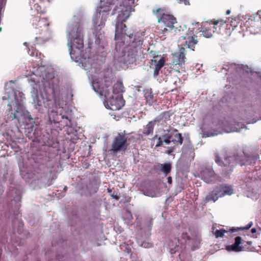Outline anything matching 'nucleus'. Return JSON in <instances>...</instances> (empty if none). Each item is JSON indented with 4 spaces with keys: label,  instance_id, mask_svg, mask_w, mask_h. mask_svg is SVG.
I'll return each instance as SVG.
<instances>
[{
    "label": "nucleus",
    "instance_id": "obj_26",
    "mask_svg": "<svg viewBox=\"0 0 261 261\" xmlns=\"http://www.w3.org/2000/svg\"><path fill=\"white\" fill-rule=\"evenodd\" d=\"M133 219V218L131 213L128 211H126L124 216V221H125V223L127 225L130 224Z\"/></svg>",
    "mask_w": 261,
    "mask_h": 261
},
{
    "label": "nucleus",
    "instance_id": "obj_34",
    "mask_svg": "<svg viewBox=\"0 0 261 261\" xmlns=\"http://www.w3.org/2000/svg\"><path fill=\"white\" fill-rule=\"evenodd\" d=\"M163 143H164V139H163V135L159 137L158 139V142L156 143V146L159 147L162 145Z\"/></svg>",
    "mask_w": 261,
    "mask_h": 261
},
{
    "label": "nucleus",
    "instance_id": "obj_40",
    "mask_svg": "<svg viewBox=\"0 0 261 261\" xmlns=\"http://www.w3.org/2000/svg\"><path fill=\"white\" fill-rule=\"evenodd\" d=\"M202 67V65H200L199 64H197L196 65V67L195 68L197 69V70H200V67Z\"/></svg>",
    "mask_w": 261,
    "mask_h": 261
},
{
    "label": "nucleus",
    "instance_id": "obj_49",
    "mask_svg": "<svg viewBox=\"0 0 261 261\" xmlns=\"http://www.w3.org/2000/svg\"><path fill=\"white\" fill-rule=\"evenodd\" d=\"M247 243H248V244H249V245H251V242H247Z\"/></svg>",
    "mask_w": 261,
    "mask_h": 261
},
{
    "label": "nucleus",
    "instance_id": "obj_5",
    "mask_svg": "<svg viewBox=\"0 0 261 261\" xmlns=\"http://www.w3.org/2000/svg\"><path fill=\"white\" fill-rule=\"evenodd\" d=\"M259 159V155L250 147L244 146L242 153L234 154L233 155H227L224 153L215 154V162L221 167L223 170L228 172L232 170L236 164L241 166L244 165H253Z\"/></svg>",
    "mask_w": 261,
    "mask_h": 261
},
{
    "label": "nucleus",
    "instance_id": "obj_44",
    "mask_svg": "<svg viewBox=\"0 0 261 261\" xmlns=\"http://www.w3.org/2000/svg\"><path fill=\"white\" fill-rule=\"evenodd\" d=\"M108 192L109 193H112V189H108Z\"/></svg>",
    "mask_w": 261,
    "mask_h": 261
},
{
    "label": "nucleus",
    "instance_id": "obj_2",
    "mask_svg": "<svg viewBox=\"0 0 261 261\" xmlns=\"http://www.w3.org/2000/svg\"><path fill=\"white\" fill-rule=\"evenodd\" d=\"M82 28L80 22H72L68 23L67 29V37L70 55L72 61H80L83 68L87 71L88 76L91 81V86L94 91L100 96H103V104L105 107L112 111H117L124 106V100L121 95L109 96L110 90L108 86L101 87L99 77L102 74L99 72L100 68L96 62L97 57H91L89 50L82 53L84 47Z\"/></svg>",
    "mask_w": 261,
    "mask_h": 261
},
{
    "label": "nucleus",
    "instance_id": "obj_18",
    "mask_svg": "<svg viewBox=\"0 0 261 261\" xmlns=\"http://www.w3.org/2000/svg\"><path fill=\"white\" fill-rule=\"evenodd\" d=\"M7 194L10 199L13 198V199L11 200L12 204H16L17 206H18L21 199L20 191L16 189H10Z\"/></svg>",
    "mask_w": 261,
    "mask_h": 261
},
{
    "label": "nucleus",
    "instance_id": "obj_22",
    "mask_svg": "<svg viewBox=\"0 0 261 261\" xmlns=\"http://www.w3.org/2000/svg\"><path fill=\"white\" fill-rule=\"evenodd\" d=\"M124 91L122 82L118 81L113 87V93L114 94H121Z\"/></svg>",
    "mask_w": 261,
    "mask_h": 261
},
{
    "label": "nucleus",
    "instance_id": "obj_45",
    "mask_svg": "<svg viewBox=\"0 0 261 261\" xmlns=\"http://www.w3.org/2000/svg\"><path fill=\"white\" fill-rule=\"evenodd\" d=\"M230 10H227L226 13V14L228 15V14H229L230 13Z\"/></svg>",
    "mask_w": 261,
    "mask_h": 261
},
{
    "label": "nucleus",
    "instance_id": "obj_37",
    "mask_svg": "<svg viewBox=\"0 0 261 261\" xmlns=\"http://www.w3.org/2000/svg\"><path fill=\"white\" fill-rule=\"evenodd\" d=\"M175 150V146L169 147L167 150V153L168 154H171L172 152H173Z\"/></svg>",
    "mask_w": 261,
    "mask_h": 261
},
{
    "label": "nucleus",
    "instance_id": "obj_19",
    "mask_svg": "<svg viewBox=\"0 0 261 261\" xmlns=\"http://www.w3.org/2000/svg\"><path fill=\"white\" fill-rule=\"evenodd\" d=\"M234 240V243L231 245L226 246V249L228 251L240 252L243 251L244 247L241 245L242 243L241 237H237Z\"/></svg>",
    "mask_w": 261,
    "mask_h": 261
},
{
    "label": "nucleus",
    "instance_id": "obj_50",
    "mask_svg": "<svg viewBox=\"0 0 261 261\" xmlns=\"http://www.w3.org/2000/svg\"><path fill=\"white\" fill-rule=\"evenodd\" d=\"M195 24L198 25H199V23L198 22H196Z\"/></svg>",
    "mask_w": 261,
    "mask_h": 261
},
{
    "label": "nucleus",
    "instance_id": "obj_30",
    "mask_svg": "<svg viewBox=\"0 0 261 261\" xmlns=\"http://www.w3.org/2000/svg\"><path fill=\"white\" fill-rule=\"evenodd\" d=\"M27 50L28 54L31 56H37V51L34 49L33 46H27Z\"/></svg>",
    "mask_w": 261,
    "mask_h": 261
},
{
    "label": "nucleus",
    "instance_id": "obj_38",
    "mask_svg": "<svg viewBox=\"0 0 261 261\" xmlns=\"http://www.w3.org/2000/svg\"><path fill=\"white\" fill-rule=\"evenodd\" d=\"M111 196L116 200H118L119 199V197L117 195V193H113L111 194Z\"/></svg>",
    "mask_w": 261,
    "mask_h": 261
},
{
    "label": "nucleus",
    "instance_id": "obj_7",
    "mask_svg": "<svg viewBox=\"0 0 261 261\" xmlns=\"http://www.w3.org/2000/svg\"><path fill=\"white\" fill-rule=\"evenodd\" d=\"M32 24L35 26V31L38 35L35 37L36 44H41L49 39L51 32L49 29V23L46 18L35 17L32 20Z\"/></svg>",
    "mask_w": 261,
    "mask_h": 261
},
{
    "label": "nucleus",
    "instance_id": "obj_4",
    "mask_svg": "<svg viewBox=\"0 0 261 261\" xmlns=\"http://www.w3.org/2000/svg\"><path fill=\"white\" fill-rule=\"evenodd\" d=\"M131 9L128 5L120 4L119 7L117 5L112 13V15L118 13L115 24L116 44L113 55L114 65L118 70L127 68L128 65L134 63L143 54L145 32H127L125 24H123L129 17Z\"/></svg>",
    "mask_w": 261,
    "mask_h": 261
},
{
    "label": "nucleus",
    "instance_id": "obj_1",
    "mask_svg": "<svg viewBox=\"0 0 261 261\" xmlns=\"http://www.w3.org/2000/svg\"><path fill=\"white\" fill-rule=\"evenodd\" d=\"M27 70L25 76L32 87L31 96L35 108L39 112L48 109L51 122L62 123L70 127L72 111L66 105V89L55 76L53 68L44 66L33 67Z\"/></svg>",
    "mask_w": 261,
    "mask_h": 261
},
{
    "label": "nucleus",
    "instance_id": "obj_33",
    "mask_svg": "<svg viewBox=\"0 0 261 261\" xmlns=\"http://www.w3.org/2000/svg\"><path fill=\"white\" fill-rule=\"evenodd\" d=\"M138 244L142 247H144V248H150L151 247L152 245L151 244H150V243L149 242H141V243L140 242H138Z\"/></svg>",
    "mask_w": 261,
    "mask_h": 261
},
{
    "label": "nucleus",
    "instance_id": "obj_25",
    "mask_svg": "<svg viewBox=\"0 0 261 261\" xmlns=\"http://www.w3.org/2000/svg\"><path fill=\"white\" fill-rule=\"evenodd\" d=\"M171 170V165L170 163H166L161 165V170L165 175L169 173Z\"/></svg>",
    "mask_w": 261,
    "mask_h": 261
},
{
    "label": "nucleus",
    "instance_id": "obj_32",
    "mask_svg": "<svg viewBox=\"0 0 261 261\" xmlns=\"http://www.w3.org/2000/svg\"><path fill=\"white\" fill-rule=\"evenodd\" d=\"M201 129L204 132V135H205L206 137L214 136L217 135L218 134V133H208V132L205 133V130H204L205 129V127L204 124L202 125V126H201Z\"/></svg>",
    "mask_w": 261,
    "mask_h": 261
},
{
    "label": "nucleus",
    "instance_id": "obj_16",
    "mask_svg": "<svg viewBox=\"0 0 261 261\" xmlns=\"http://www.w3.org/2000/svg\"><path fill=\"white\" fill-rule=\"evenodd\" d=\"M185 55V48L183 47H179L178 51L173 55V63L178 65L184 64L186 61Z\"/></svg>",
    "mask_w": 261,
    "mask_h": 261
},
{
    "label": "nucleus",
    "instance_id": "obj_48",
    "mask_svg": "<svg viewBox=\"0 0 261 261\" xmlns=\"http://www.w3.org/2000/svg\"><path fill=\"white\" fill-rule=\"evenodd\" d=\"M24 45H25V46H27V42H24Z\"/></svg>",
    "mask_w": 261,
    "mask_h": 261
},
{
    "label": "nucleus",
    "instance_id": "obj_41",
    "mask_svg": "<svg viewBox=\"0 0 261 261\" xmlns=\"http://www.w3.org/2000/svg\"><path fill=\"white\" fill-rule=\"evenodd\" d=\"M6 0H0V6H2L4 3H5Z\"/></svg>",
    "mask_w": 261,
    "mask_h": 261
},
{
    "label": "nucleus",
    "instance_id": "obj_20",
    "mask_svg": "<svg viewBox=\"0 0 261 261\" xmlns=\"http://www.w3.org/2000/svg\"><path fill=\"white\" fill-rule=\"evenodd\" d=\"M152 62H154L155 68L153 72L154 77H156L159 74V71L165 65V60L164 58H161L159 61L156 60H152Z\"/></svg>",
    "mask_w": 261,
    "mask_h": 261
},
{
    "label": "nucleus",
    "instance_id": "obj_17",
    "mask_svg": "<svg viewBox=\"0 0 261 261\" xmlns=\"http://www.w3.org/2000/svg\"><path fill=\"white\" fill-rule=\"evenodd\" d=\"M255 113L253 107H249L247 110H245L243 112H242V119L247 124L254 123L256 122V120L253 118Z\"/></svg>",
    "mask_w": 261,
    "mask_h": 261
},
{
    "label": "nucleus",
    "instance_id": "obj_13",
    "mask_svg": "<svg viewBox=\"0 0 261 261\" xmlns=\"http://www.w3.org/2000/svg\"><path fill=\"white\" fill-rule=\"evenodd\" d=\"M164 134L163 135V139L166 145H169L173 142L176 146H179L182 144L183 138L181 134L178 132L175 128L164 129Z\"/></svg>",
    "mask_w": 261,
    "mask_h": 261
},
{
    "label": "nucleus",
    "instance_id": "obj_31",
    "mask_svg": "<svg viewBox=\"0 0 261 261\" xmlns=\"http://www.w3.org/2000/svg\"><path fill=\"white\" fill-rule=\"evenodd\" d=\"M237 126H234V127H232L230 130V132H240L242 128H244L245 125L244 124H241L240 125L239 123L237 124Z\"/></svg>",
    "mask_w": 261,
    "mask_h": 261
},
{
    "label": "nucleus",
    "instance_id": "obj_10",
    "mask_svg": "<svg viewBox=\"0 0 261 261\" xmlns=\"http://www.w3.org/2000/svg\"><path fill=\"white\" fill-rule=\"evenodd\" d=\"M233 193V190L231 186L225 185H220L215 188V189L208 193L205 197L206 202L212 201L215 202L219 197H223L225 195H231Z\"/></svg>",
    "mask_w": 261,
    "mask_h": 261
},
{
    "label": "nucleus",
    "instance_id": "obj_3",
    "mask_svg": "<svg viewBox=\"0 0 261 261\" xmlns=\"http://www.w3.org/2000/svg\"><path fill=\"white\" fill-rule=\"evenodd\" d=\"M14 82L10 81L5 86V93L3 100H9L5 112L4 119L7 123L14 120L16 123L13 129L8 130L4 136L8 141H12L16 137L15 132L19 131V127L25 130V133L29 139L41 145H46L49 140V135L43 133L26 110L25 97L23 93L15 89Z\"/></svg>",
    "mask_w": 261,
    "mask_h": 261
},
{
    "label": "nucleus",
    "instance_id": "obj_6",
    "mask_svg": "<svg viewBox=\"0 0 261 261\" xmlns=\"http://www.w3.org/2000/svg\"><path fill=\"white\" fill-rule=\"evenodd\" d=\"M118 0H100V6L94 14L93 19V27L95 33V44L99 46V49L105 48L103 43L104 36L101 33V30L105 25V21L108 17L106 13L109 12L112 6Z\"/></svg>",
    "mask_w": 261,
    "mask_h": 261
},
{
    "label": "nucleus",
    "instance_id": "obj_8",
    "mask_svg": "<svg viewBox=\"0 0 261 261\" xmlns=\"http://www.w3.org/2000/svg\"><path fill=\"white\" fill-rule=\"evenodd\" d=\"M154 13L158 19L159 29L163 35H166L174 29L176 20L173 16L162 13L161 9H157Z\"/></svg>",
    "mask_w": 261,
    "mask_h": 261
},
{
    "label": "nucleus",
    "instance_id": "obj_42",
    "mask_svg": "<svg viewBox=\"0 0 261 261\" xmlns=\"http://www.w3.org/2000/svg\"><path fill=\"white\" fill-rule=\"evenodd\" d=\"M251 231L252 233H255L256 232V229L255 228H253L251 229Z\"/></svg>",
    "mask_w": 261,
    "mask_h": 261
},
{
    "label": "nucleus",
    "instance_id": "obj_11",
    "mask_svg": "<svg viewBox=\"0 0 261 261\" xmlns=\"http://www.w3.org/2000/svg\"><path fill=\"white\" fill-rule=\"evenodd\" d=\"M198 176L207 184H214L218 180L219 177L214 171L212 163H207L200 168Z\"/></svg>",
    "mask_w": 261,
    "mask_h": 261
},
{
    "label": "nucleus",
    "instance_id": "obj_35",
    "mask_svg": "<svg viewBox=\"0 0 261 261\" xmlns=\"http://www.w3.org/2000/svg\"><path fill=\"white\" fill-rule=\"evenodd\" d=\"M252 222H250V223H249L245 227L239 228V229H241V230L246 229V230H247V229H249L252 226Z\"/></svg>",
    "mask_w": 261,
    "mask_h": 261
},
{
    "label": "nucleus",
    "instance_id": "obj_24",
    "mask_svg": "<svg viewBox=\"0 0 261 261\" xmlns=\"http://www.w3.org/2000/svg\"><path fill=\"white\" fill-rule=\"evenodd\" d=\"M144 97L147 101V102L149 105H152L153 102V95L151 90L147 89L144 91Z\"/></svg>",
    "mask_w": 261,
    "mask_h": 261
},
{
    "label": "nucleus",
    "instance_id": "obj_23",
    "mask_svg": "<svg viewBox=\"0 0 261 261\" xmlns=\"http://www.w3.org/2000/svg\"><path fill=\"white\" fill-rule=\"evenodd\" d=\"M197 41L193 37H189L188 39L185 41V46L190 48L192 50H194L195 46L197 44Z\"/></svg>",
    "mask_w": 261,
    "mask_h": 261
},
{
    "label": "nucleus",
    "instance_id": "obj_27",
    "mask_svg": "<svg viewBox=\"0 0 261 261\" xmlns=\"http://www.w3.org/2000/svg\"><path fill=\"white\" fill-rule=\"evenodd\" d=\"M144 194L151 197H158L159 195V192L154 189L147 190L144 192Z\"/></svg>",
    "mask_w": 261,
    "mask_h": 261
},
{
    "label": "nucleus",
    "instance_id": "obj_9",
    "mask_svg": "<svg viewBox=\"0 0 261 261\" xmlns=\"http://www.w3.org/2000/svg\"><path fill=\"white\" fill-rule=\"evenodd\" d=\"M193 242V240L187 235V232L183 231L180 237L178 236L177 238H174L173 240H171L169 242V247L170 253L172 254L178 251L180 248H184L186 244L191 246L193 250L196 249L198 247L199 242L196 241L194 244Z\"/></svg>",
    "mask_w": 261,
    "mask_h": 261
},
{
    "label": "nucleus",
    "instance_id": "obj_43",
    "mask_svg": "<svg viewBox=\"0 0 261 261\" xmlns=\"http://www.w3.org/2000/svg\"><path fill=\"white\" fill-rule=\"evenodd\" d=\"M236 231V229H234V228H232V229H230V231H231V232H235Z\"/></svg>",
    "mask_w": 261,
    "mask_h": 261
},
{
    "label": "nucleus",
    "instance_id": "obj_29",
    "mask_svg": "<svg viewBox=\"0 0 261 261\" xmlns=\"http://www.w3.org/2000/svg\"><path fill=\"white\" fill-rule=\"evenodd\" d=\"M236 68V66L235 64H230L229 65H227L225 67H223L222 70H224L225 71H227L230 73H232L233 72L234 69Z\"/></svg>",
    "mask_w": 261,
    "mask_h": 261
},
{
    "label": "nucleus",
    "instance_id": "obj_14",
    "mask_svg": "<svg viewBox=\"0 0 261 261\" xmlns=\"http://www.w3.org/2000/svg\"><path fill=\"white\" fill-rule=\"evenodd\" d=\"M225 22L221 21H216L215 22H205L200 28H199L200 32H202V35L206 38H210L212 36V32H217L220 30V27L224 24Z\"/></svg>",
    "mask_w": 261,
    "mask_h": 261
},
{
    "label": "nucleus",
    "instance_id": "obj_36",
    "mask_svg": "<svg viewBox=\"0 0 261 261\" xmlns=\"http://www.w3.org/2000/svg\"><path fill=\"white\" fill-rule=\"evenodd\" d=\"M179 4H184L185 5H189V0H177Z\"/></svg>",
    "mask_w": 261,
    "mask_h": 261
},
{
    "label": "nucleus",
    "instance_id": "obj_28",
    "mask_svg": "<svg viewBox=\"0 0 261 261\" xmlns=\"http://www.w3.org/2000/svg\"><path fill=\"white\" fill-rule=\"evenodd\" d=\"M227 232L224 229L216 230L214 233L216 238H223L225 232Z\"/></svg>",
    "mask_w": 261,
    "mask_h": 261
},
{
    "label": "nucleus",
    "instance_id": "obj_15",
    "mask_svg": "<svg viewBox=\"0 0 261 261\" xmlns=\"http://www.w3.org/2000/svg\"><path fill=\"white\" fill-rule=\"evenodd\" d=\"M127 137L122 133H119L114 138L111 145V150L117 153L126 148Z\"/></svg>",
    "mask_w": 261,
    "mask_h": 261
},
{
    "label": "nucleus",
    "instance_id": "obj_46",
    "mask_svg": "<svg viewBox=\"0 0 261 261\" xmlns=\"http://www.w3.org/2000/svg\"><path fill=\"white\" fill-rule=\"evenodd\" d=\"M56 178V176H55V177H53V179H55Z\"/></svg>",
    "mask_w": 261,
    "mask_h": 261
},
{
    "label": "nucleus",
    "instance_id": "obj_47",
    "mask_svg": "<svg viewBox=\"0 0 261 261\" xmlns=\"http://www.w3.org/2000/svg\"><path fill=\"white\" fill-rule=\"evenodd\" d=\"M67 187H66V186H65V187H64V190H67Z\"/></svg>",
    "mask_w": 261,
    "mask_h": 261
},
{
    "label": "nucleus",
    "instance_id": "obj_12",
    "mask_svg": "<svg viewBox=\"0 0 261 261\" xmlns=\"http://www.w3.org/2000/svg\"><path fill=\"white\" fill-rule=\"evenodd\" d=\"M170 119V117L168 112H165L162 113L154 120L149 121L146 125L144 126L142 131L143 134L146 136L152 134L153 132L154 127L156 123L164 125L165 124L167 123V121H169Z\"/></svg>",
    "mask_w": 261,
    "mask_h": 261
},
{
    "label": "nucleus",
    "instance_id": "obj_39",
    "mask_svg": "<svg viewBox=\"0 0 261 261\" xmlns=\"http://www.w3.org/2000/svg\"><path fill=\"white\" fill-rule=\"evenodd\" d=\"M167 182L168 184H171L172 183V178L171 176H169L167 178Z\"/></svg>",
    "mask_w": 261,
    "mask_h": 261
},
{
    "label": "nucleus",
    "instance_id": "obj_21",
    "mask_svg": "<svg viewBox=\"0 0 261 261\" xmlns=\"http://www.w3.org/2000/svg\"><path fill=\"white\" fill-rule=\"evenodd\" d=\"M41 0H30V6L32 11L38 13L41 12Z\"/></svg>",
    "mask_w": 261,
    "mask_h": 261
}]
</instances>
